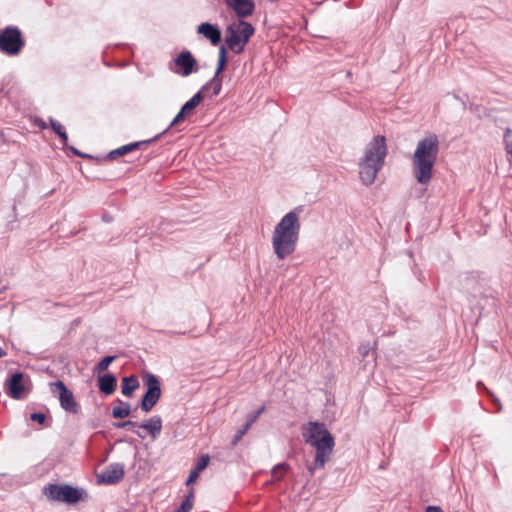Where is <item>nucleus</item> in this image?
<instances>
[{
  "mask_svg": "<svg viewBox=\"0 0 512 512\" xmlns=\"http://www.w3.org/2000/svg\"><path fill=\"white\" fill-rule=\"evenodd\" d=\"M439 149L440 142L435 133H428L418 141L412 155V171L419 184L427 185L431 181Z\"/></svg>",
  "mask_w": 512,
  "mask_h": 512,
  "instance_id": "nucleus-1",
  "label": "nucleus"
},
{
  "mask_svg": "<svg viewBox=\"0 0 512 512\" xmlns=\"http://www.w3.org/2000/svg\"><path fill=\"white\" fill-rule=\"evenodd\" d=\"M306 444L315 448L314 468L322 469L330 460L335 446V438L322 422H308L302 427Z\"/></svg>",
  "mask_w": 512,
  "mask_h": 512,
  "instance_id": "nucleus-2",
  "label": "nucleus"
},
{
  "mask_svg": "<svg viewBox=\"0 0 512 512\" xmlns=\"http://www.w3.org/2000/svg\"><path fill=\"white\" fill-rule=\"evenodd\" d=\"M386 138L377 135L366 145L364 155L359 160V178L363 185L374 183L377 174L383 168L387 156Z\"/></svg>",
  "mask_w": 512,
  "mask_h": 512,
  "instance_id": "nucleus-3",
  "label": "nucleus"
},
{
  "mask_svg": "<svg viewBox=\"0 0 512 512\" xmlns=\"http://www.w3.org/2000/svg\"><path fill=\"white\" fill-rule=\"evenodd\" d=\"M44 494L50 500L74 504L82 500L83 494H86V492L83 489H78L67 484H49L44 487Z\"/></svg>",
  "mask_w": 512,
  "mask_h": 512,
  "instance_id": "nucleus-4",
  "label": "nucleus"
},
{
  "mask_svg": "<svg viewBox=\"0 0 512 512\" xmlns=\"http://www.w3.org/2000/svg\"><path fill=\"white\" fill-rule=\"evenodd\" d=\"M49 386L51 393L59 399L63 410L71 414L79 413L80 405L76 401L73 392L67 388L63 381L51 382Z\"/></svg>",
  "mask_w": 512,
  "mask_h": 512,
  "instance_id": "nucleus-5",
  "label": "nucleus"
},
{
  "mask_svg": "<svg viewBox=\"0 0 512 512\" xmlns=\"http://www.w3.org/2000/svg\"><path fill=\"white\" fill-rule=\"evenodd\" d=\"M146 391L140 401V409L150 412L161 398V383L157 376L148 374L145 379Z\"/></svg>",
  "mask_w": 512,
  "mask_h": 512,
  "instance_id": "nucleus-6",
  "label": "nucleus"
},
{
  "mask_svg": "<svg viewBox=\"0 0 512 512\" xmlns=\"http://www.w3.org/2000/svg\"><path fill=\"white\" fill-rule=\"evenodd\" d=\"M24 46L21 31L17 27H6L0 33V50L8 55H17Z\"/></svg>",
  "mask_w": 512,
  "mask_h": 512,
  "instance_id": "nucleus-7",
  "label": "nucleus"
},
{
  "mask_svg": "<svg viewBox=\"0 0 512 512\" xmlns=\"http://www.w3.org/2000/svg\"><path fill=\"white\" fill-rule=\"evenodd\" d=\"M272 243L277 257L284 259L288 255V213L276 225Z\"/></svg>",
  "mask_w": 512,
  "mask_h": 512,
  "instance_id": "nucleus-8",
  "label": "nucleus"
},
{
  "mask_svg": "<svg viewBox=\"0 0 512 512\" xmlns=\"http://www.w3.org/2000/svg\"><path fill=\"white\" fill-rule=\"evenodd\" d=\"M25 376L22 372L13 373L4 383L5 393L12 399L20 400L25 397L27 391Z\"/></svg>",
  "mask_w": 512,
  "mask_h": 512,
  "instance_id": "nucleus-9",
  "label": "nucleus"
},
{
  "mask_svg": "<svg viewBox=\"0 0 512 512\" xmlns=\"http://www.w3.org/2000/svg\"><path fill=\"white\" fill-rule=\"evenodd\" d=\"M124 468V465L121 463L108 465L101 474L98 475V482L108 485L119 483L124 478Z\"/></svg>",
  "mask_w": 512,
  "mask_h": 512,
  "instance_id": "nucleus-10",
  "label": "nucleus"
},
{
  "mask_svg": "<svg viewBox=\"0 0 512 512\" xmlns=\"http://www.w3.org/2000/svg\"><path fill=\"white\" fill-rule=\"evenodd\" d=\"M159 136L160 135H156L155 137L151 138V139H148V140H143V141H137V142H132V143H129V144H126V145H123L117 149H114L112 151H110L106 158L109 159V160H114L116 159L118 156H123V155H126L130 152H133V151H136L138 149H145L148 147L149 144L155 142L156 140L159 139Z\"/></svg>",
  "mask_w": 512,
  "mask_h": 512,
  "instance_id": "nucleus-11",
  "label": "nucleus"
},
{
  "mask_svg": "<svg viewBox=\"0 0 512 512\" xmlns=\"http://www.w3.org/2000/svg\"><path fill=\"white\" fill-rule=\"evenodd\" d=\"M174 62L176 66L181 68V70H177L175 72L184 77L189 76L194 71H197V69H194V67L197 65V61L188 50L180 52L179 55L175 58Z\"/></svg>",
  "mask_w": 512,
  "mask_h": 512,
  "instance_id": "nucleus-12",
  "label": "nucleus"
},
{
  "mask_svg": "<svg viewBox=\"0 0 512 512\" xmlns=\"http://www.w3.org/2000/svg\"><path fill=\"white\" fill-rule=\"evenodd\" d=\"M202 100L203 94L202 90H200L181 107L180 111L177 113V115L170 123V127L177 125L178 123L182 122L186 117H188L194 111V109L201 103Z\"/></svg>",
  "mask_w": 512,
  "mask_h": 512,
  "instance_id": "nucleus-13",
  "label": "nucleus"
},
{
  "mask_svg": "<svg viewBox=\"0 0 512 512\" xmlns=\"http://www.w3.org/2000/svg\"><path fill=\"white\" fill-rule=\"evenodd\" d=\"M239 18L251 16L255 10L254 0H224Z\"/></svg>",
  "mask_w": 512,
  "mask_h": 512,
  "instance_id": "nucleus-14",
  "label": "nucleus"
},
{
  "mask_svg": "<svg viewBox=\"0 0 512 512\" xmlns=\"http://www.w3.org/2000/svg\"><path fill=\"white\" fill-rule=\"evenodd\" d=\"M197 32L208 39L213 46L218 45L221 41V30L217 25L209 22L201 23L197 27Z\"/></svg>",
  "mask_w": 512,
  "mask_h": 512,
  "instance_id": "nucleus-15",
  "label": "nucleus"
},
{
  "mask_svg": "<svg viewBox=\"0 0 512 512\" xmlns=\"http://www.w3.org/2000/svg\"><path fill=\"white\" fill-rule=\"evenodd\" d=\"M162 418L159 415H154L148 420L138 423V428L146 430L153 440H156L162 431Z\"/></svg>",
  "mask_w": 512,
  "mask_h": 512,
  "instance_id": "nucleus-16",
  "label": "nucleus"
},
{
  "mask_svg": "<svg viewBox=\"0 0 512 512\" xmlns=\"http://www.w3.org/2000/svg\"><path fill=\"white\" fill-rule=\"evenodd\" d=\"M117 385L116 377L107 373L98 377V388L105 395H111L114 393Z\"/></svg>",
  "mask_w": 512,
  "mask_h": 512,
  "instance_id": "nucleus-17",
  "label": "nucleus"
},
{
  "mask_svg": "<svg viewBox=\"0 0 512 512\" xmlns=\"http://www.w3.org/2000/svg\"><path fill=\"white\" fill-rule=\"evenodd\" d=\"M225 42L228 47L237 54L238 47H242V37L237 29L232 25L226 29Z\"/></svg>",
  "mask_w": 512,
  "mask_h": 512,
  "instance_id": "nucleus-18",
  "label": "nucleus"
},
{
  "mask_svg": "<svg viewBox=\"0 0 512 512\" xmlns=\"http://www.w3.org/2000/svg\"><path fill=\"white\" fill-rule=\"evenodd\" d=\"M209 462H210V456L208 454H204V455L200 456L196 465L190 471V474L188 476L186 484L189 485L190 483L194 482L198 478L199 473L202 472L204 469H206Z\"/></svg>",
  "mask_w": 512,
  "mask_h": 512,
  "instance_id": "nucleus-19",
  "label": "nucleus"
},
{
  "mask_svg": "<svg viewBox=\"0 0 512 512\" xmlns=\"http://www.w3.org/2000/svg\"><path fill=\"white\" fill-rule=\"evenodd\" d=\"M239 27L240 29L238 31L242 37V47H238L237 54L241 53L244 50L245 45L255 32V29L252 26V24L243 20L239 21Z\"/></svg>",
  "mask_w": 512,
  "mask_h": 512,
  "instance_id": "nucleus-20",
  "label": "nucleus"
},
{
  "mask_svg": "<svg viewBox=\"0 0 512 512\" xmlns=\"http://www.w3.org/2000/svg\"><path fill=\"white\" fill-rule=\"evenodd\" d=\"M140 386L138 378L135 375L124 377L121 383V392L126 397H131L133 392Z\"/></svg>",
  "mask_w": 512,
  "mask_h": 512,
  "instance_id": "nucleus-21",
  "label": "nucleus"
},
{
  "mask_svg": "<svg viewBox=\"0 0 512 512\" xmlns=\"http://www.w3.org/2000/svg\"><path fill=\"white\" fill-rule=\"evenodd\" d=\"M121 406L114 407L112 409V417L115 419H123L128 417L131 413V405L128 402L118 400Z\"/></svg>",
  "mask_w": 512,
  "mask_h": 512,
  "instance_id": "nucleus-22",
  "label": "nucleus"
},
{
  "mask_svg": "<svg viewBox=\"0 0 512 512\" xmlns=\"http://www.w3.org/2000/svg\"><path fill=\"white\" fill-rule=\"evenodd\" d=\"M227 63V57H226V48L224 45H221L219 48V57H218V63L216 67V71L214 76L220 77V74L224 71Z\"/></svg>",
  "mask_w": 512,
  "mask_h": 512,
  "instance_id": "nucleus-23",
  "label": "nucleus"
},
{
  "mask_svg": "<svg viewBox=\"0 0 512 512\" xmlns=\"http://www.w3.org/2000/svg\"><path fill=\"white\" fill-rule=\"evenodd\" d=\"M193 499L194 494L193 491H190L182 501L180 507L176 510V512H190L193 507Z\"/></svg>",
  "mask_w": 512,
  "mask_h": 512,
  "instance_id": "nucleus-24",
  "label": "nucleus"
},
{
  "mask_svg": "<svg viewBox=\"0 0 512 512\" xmlns=\"http://www.w3.org/2000/svg\"><path fill=\"white\" fill-rule=\"evenodd\" d=\"M115 427L118 429H130V430H132V432L137 434L140 438H144V436L141 435L139 433V431L135 430V428H138V422H135L132 420H127V421L115 423Z\"/></svg>",
  "mask_w": 512,
  "mask_h": 512,
  "instance_id": "nucleus-25",
  "label": "nucleus"
},
{
  "mask_svg": "<svg viewBox=\"0 0 512 512\" xmlns=\"http://www.w3.org/2000/svg\"><path fill=\"white\" fill-rule=\"evenodd\" d=\"M208 86L212 87L213 94L215 96L219 95L220 92H221V89H222V80H221V78L218 77V76L217 77L213 76V78L202 87V90L206 89Z\"/></svg>",
  "mask_w": 512,
  "mask_h": 512,
  "instance_id": "nucleus-26",
  "label": "nucleus"
},
{
  "mask_svg": "<svg viewBox=\"0 0 512 512\" xmlns=\"http://www.w3.org/2000/svg\"><path fill=\"white\" fill-rule=\"evenodd\" d=\"M115 356H105L97 363L94 372H103L108 369L109 365L115 360Z\"/></svg>",
  "mask_w": 512,
  "mask_h": 512,
  "instance_id": "nucleus-27",
  "label": "nucleus"
},
{
  "mask_svg": "<svg viewBox=\"0 0 512 512\" xmlns=\"http://www.w3.org/2000/svg\"><path fill=\"white\" fill-rule=\"evenodd\" d=\"M286 471H287L286 463H282V464L275 466L272 470L273 481H277V480L281 479L283 477V475L286 473Z\"/></svg>",
  "mask_w": 512,
  "mask_h": 512,
  "instance_id": "nucleus-28",
  "label": "nucleus"
},
{
  "mask_svg": "<svg viewBox=\"0 0 512 512\" xmlns=\"http://www.w3.org/2000/svg\"><path fill=\"white\" fill-rule=\"evenodd\" d=\"M504 143L507 154L512 157V130L509 128L504 133Z\"/></svg>",
  "mask_w": 512,
  "mask_h": 512,
  "instance_id": "nucleus-29",
  "label": "nucleus"
},
{
  "mask_svg": "<svg viewBox=\"0 0 512 512\" xmlns=\"http://www.w3.org/2000/svg\"><path fill=\"white\" fill-rule=\"evenodd\" d=\"M298 236L299 232L292 230V213H290V254L295 250Z\"/></svg>",
  "mask_w": 512,
  "mask_h": 512,
  "instance_id": "nucleus-30",
  "label": "nucleus"
},
{
  "mask_svg": "<svg viewBox=\"0 0 512 512\" xmlns=\"http://www.w3.org/2000/svg\"><path fill=\"white\" fill-rule=\"evenodd\" d=\"M250 428H248L245 424L243 425V427L238 430L236 432V434L234 435L232 441H231V445L232 446H236L238 444V442L243 438V436L247 433V431L249 430Z\"/></svg>",
  "mask_w": 512,
  "mask_h": 512,
  "instance_id": "nucleus-31",
  "label": "nucleus"
},
{
  "mask_svg": "<svg viewBox=\"0 0 512 512\" xmlns=\"http://www.w3.org/2000/svg\"><path fill=\"white\" fill-rule=\"evenodd\" d=\"M262 411H263V408H261V409L257 410V411H256V412H254V413L249 414V415H248V417H247V420H246L245 425H246L248 428H250V427L253 425V423L257 420V418L260 416V414L262 413Z\"/></svg>",
  "mask_w": 512,
  "mask_h": 512,
  "instance_id": "nucleus-32",
  "label": "nucleus"
},
{
  "mask_svg": "<svg viewBox=\"0 0 512 512\" xmlns=\"http://www.w3.org/2000/svg\"><path fill=\"white\" fill-rule=\"evenodd\" d=\"M30 419L43 425L46 421V415L42 412H35L30 415Z\"/></svg>",
  "mask_w": 512,
  "mask_h": 512,
  "instance_id": "nucleus-33",
  "label": "nucleus"
},
{
  "mask_svg": "<svg viewBox=\"0 0 512 512\" xmlns=\"http://www.w3.org/2000/svg\"><path fill=\"white\" fill-rule=\"evenodd\" d=\"M371 350V346H370V343L369 342H366V343H362L359 348H358V351L360 353V355L365 358L366 356H368L369 352Z\"/></svg>",
  "mask_w": 512,
  "mask_h": 512,
  "instance_id": "nucleus-34",
  "label": "nucleus"
},
{
  "mask_svg": "<svg viewBox=\"0 0 512 512\" xmlns=\"http://www.w3.org/2000/svg\"><path fill=\"white\" fill-rule=\"evenodd\" d=\"M67 149L70 150L74 155H76L78 157L87 158V159H94V157L92 155L83 153V152L79 151L78 149H76L73 146H69V147H67Z\"/></svg>",
  "mask_w": 512,
  "mask_h": 512,
  "instance_id": "nucleus-35",
  "label": "nucleus"
},
{
  "mask_svg": "<svg viewBox=\"0 0 512 512\" xmlns=\"http://www.w3.org/2000/svg\"><path fill=\"white\" fill-rule=\"evenodd\" d=\"M49 122H50V127L56 134H58L59 132H61V130L64 129V127L57 120H55L53 118H50Z\"/></svg>",
  "mask_w": 512,
  "mask_h": 512,
  "instance_id": "nucleus-36",
  "label": "nucleus"
},
{
  "mask_svg": "<svg viewBox=\"0 0 512 512\" xmlns=\"http://www.w3.org/2000/svg\"><path fill=\"white\" fill-rule=\"evenodd\" d=\"M57 135L60 137L61 142L63 143V146L67 149V147H69L67 144L68 143V135H67L65 129L61 130V132H59Z\"/></svg>",
  "mask_w": 512,
  "mask_h": 512,
  "instance_id": "nucleus-37",
  "label": "nucleus"
},
{
  "mask_svg": "<svg viewBox=\"0 0 512 512\" xmlns=\"http://www.w3.org/2000/svg\"><path fill=\"white\" fill-rule=\"evenodd\" d=\"M292 230L296 232L300 231V222L299 219L295 217V213H292Z\"/></svg>",
  "mask_w": 512,
  "mask_h": 512,
  "instance_id": "nucleus-38",
  "label": "nucleus"
},
{
  "mask_svg": "<svg viewBox=\"0 0 512 512\" xmlns=\"http://www.w3.org/2000/svg\"><path fill=\"white\" fill-rule=\"evenodd\" d=\"M426 512H443V510L439 506L430 505L426 508Z\"/></svg>",
  "mask_w": 512,
  "mask_h": 512,
  "instance_id": "nucleus-39",
  "label": "nucleus"
},
{
  "mask_svg": "<svg viewBox=\"0 0 512 512\" xmlns=\"http://www.w3.org/2000/svg\"><path fill=\"white\" fill-rule=\"evenodd\" d=\"M303 211V206L295 207L290 213H295V217L299 219V214Z\"/></svg>",
  "mask_w": 512,
  "mask_h": 512,
  "instance_id": "nucleus-40",
  "label": "nucleus"
},
{
  "mask_svg": "<svg viewBox=\"0 0 512 512\" xmlns=\"http://www.w3.org/2000/svg\"><path fill=\"white\" fill-rule=\"evenodd\" d=\"M102 219L105 222H111L112 221V216L105 213V214H103Z\"/></svg>",
  "mask_w": 512,
  "mask_h": 512,
  "instance_id": "nucleus-41",
  "label": "nucleus"
},
{
  "mask_svg": "<svg viewBox=\"0 0 512 512\" xmlns=\"http://www.w3.org/2000/svg\"><path fill=\"white\" fill-rule=\"evenodd\" d=\"M6 351L0 347V358L6 356Z\"/></svg>",
  "mask_w": 512,
  "mask_h": 512,
  "instance_id": "nucleus-42",
  "label": "nucleus"
},
{
  "mask_svg": "<svg viewBox=\"0 0 512 512\" xmlns=\"http://www.w3.org/2000/svg\"><path fill=\"white\" fill-rule=\"evenodd\" d=\"M169 128H171V127L169 126L168 128H166V129H165V131L163 132V134H164L165 132H168V131H169ZM159 135H162V133H161V134H159ZM160 137H161V136H159V138H160Z\"/></svg>",
  "mask_w": 512,
  "mask_h": 512,
  "instance_id": "nucleus-43",
  "label": "nucleus"
},
{
  "mask_svg": "<svg viewBox=\"0 0 512 512\" xmlns=\"http://www.w3.org/2000/svg\"><path fill=\"white\" fill-rule=\"evenodd\" d=\"M169 128H171V127L169 126L168 128H166V129H165V131L163 132V134H164L165 132H168V131H169ZM159 135H162V133H161V134H159ZM160 137H161V136H159V138H160Z\"/></svg>",
  "mask_w": 512,
  "mask_h": 512,
  "instance_id": "nucleus-44",
  "label": "nucleus"
},
{
  "mask_svg": "<svg viewBox=\"0 0 512 512\" xmlns=\"http://www.w3.org/2000/svg\"><path fill=\"white\" fill-rule=\"evenodd\" d=\"M41 128H46V124L44 122L41 123L40 125Z\"/></svg>",
  "mask_w": 512,
  "mask_h": 512,
  "instance_id": "nucleus-45",
  "label": "nucleus"
}]
</instances>
